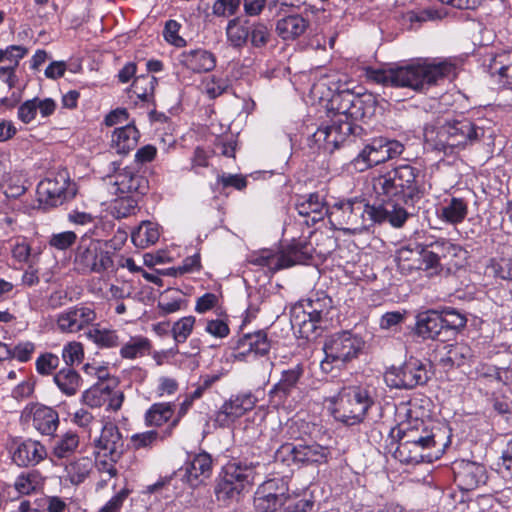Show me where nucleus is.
<instances>
[{"instance_id": "79ce46f5", "label": "nucleus", "mask_w": 512, "mask_h": 512, "mask_svg": "<svg viewBox=\"0 0 512 512\" xmlns=\"http://www.w3.org/2000/svg\"><path fill=\"white\" fill-rule=\"evenodd\" d=\"M491 72L499 76V81L503 86L512 89V52L494 58Z\"/></svg>"}, {"instance_id": "a19ab883", "label": "nucleus", "mask_w": 512, "mask_h": 512, "mask_svg": "<svg viewBox=\"0 0 512 512\" xmlns=\"http://www.w3.org/2000/svg\"><path fill=\"white\" fill-rule=\"evenodd\" d=\"M174 414V405L167 403H154L145 414L147 426H161L168 422Z\"/></svg>"}, {"instance_id": "4c0bfd02", "label": "nucleus", "mask_w": 512, "mask_h": 512, "mask_svg": "<svg viewBox=\"0 0 512 512\" xmlns=\"http://www.w3.org/2000/svg\"><path fill=\"white\" fill-rule=\"evenodd\" d=\"M242 494L243 491L237 483L229 479V477L222 472L215 486L217 500L228 504L233 501H238Z\"/></svg>"}, {"instance_id": "4d7b16f0", "label": "nucleus", "mask_w": 512, "mask_h": 512, "mask_svg": "<svg viewBox=\"0 0 512 512\" xmlns=\"http://www.w3.org/2000/svg\"><path fill=\"white\" fill-rule=\"evenodd\" d=\"M270 30L263 22H252L249 42L254 48H262L270 40Z\"/></svg>"}, {"instance_id": "58836bf2", "label": "nucleus", "mask_w": 512, "mask_h": 512, "mask_svg": "<svg viewBox=\"0 0 512 512\" xmlns=\"http://www.w3.org/2000/svg\"><path fill=\"white\" fill-rule=\"evenodd\" d=\"M159 236V230L154 223L142 222L140 226L132 232L131 239L136 247L146 248L155 244Z\"/></svg>"}, {"instance_id": "1a4fd4ad", "label": "nucleus", "mask_w": 512, "mask_h": 512, "mask_svg": "<svg viewBox=\"0 0 512 512\" xmlns=\"http://www.w3.org/2000/svg\"><path fill=\"white\" fill-rule=\"evenodd\" d=\"M74 270L80 274H103L112 270V253L104 248L101 241L82 236L74 250Z\"/></svg>"}, {"instance_id": "39448f33", "label": "nucleus", "mask_w": 512, "mask_h": 512, "mask_svg": "<svg viewBox=\"0 0 512 512\" xmlns=\"http://www.w3.org/2000/svg\"><path fill=\"white\" fill-rule=\"evenodd\" d=\"M487 130L469 119L446 122L441 126L426 123L423 137L431 149L452 155L485 138Z\"/></svg>"}, {"instance_id": "6ab92c4d", "label": "nucleus", "mask_w": 512, "mask_h": 512, "mask_svg": "<svg viewBox=\"0 0 512 512\" xmlns=\"http://www.w3.org/2000/svg\"><path fill=\"white\" fill-rule=\"evenodd\" d=\"M295 209L305 218L308 226L323 220L325 216L329 218L330 213V206H326L324 198L319 193L300 196L295 203Z\"/></svg>"}, {"instance_id": "412c9836", "label": "nucleus", "mask_w": 512, "mask_h": 512, "mask_svg": "<svg viewBox=\"0 0 512 512\" xmlns=\"http://www.w3.org/2000/svg\"><path fill=\"white\" fill-rule=\"evenodd\" d=\"M259 466V463L238 460L227 463L222 472L225 473L229 479L237 483L244 492L254 485L256 477L259 474L257 471Z\"/></svg>"}, {"instance_id": "774afa93", "label": "nucleus", "mask_w": 512, "mask_h": 512, "mask_svg": "<svg viewBox=\"0 0 512 512\" xmlns=\"http://www.w3.org/2000/svg\"><path fill=\"white\" fill-rule=\"evenodd\" d=\"M129 490L122 489L114 495L98 512H120Z\"/></svg>"}, {"instance_id": "e433bc0d", "label": "nucleus", "mask_w": 512, "mask_h": 512, "mask_svg": "<svg viewBox=\"0 0 512 512\" xmlns=\"http://www.w3.org/2000/svg\"><path fill=\"white\" fill-rule=\"evenodd\" d=\"M94 466L93 460L89 457H80L65 466L68 480L73 485H79L88 477Z\"/></svg>"}, {"instance_id": "e2e57ef3", "label": "nucleus", "mask_w": 512, "mask_h": 512, "mask_svg": "<svg viewBox=\"0 0 512 512\" xmlns=\"http://www.w3.org/2000/svg\"><path fill=\"white\" fill-rule=\"evenodd\" d=\"M64 362L71 367L74 363L81 362L83 358V347L79 342H70L64 346L62 351Z\"/></svg>"}, {"instance_id": "ea45409f", "label": "nucleus", "mask_w": 512, "mask_h": 512, "mask_svg": "<svg viewBox=\"0 0 512 512\" xmlns=\"http://www.w3.org/2000/svg\"><path fill=\"white\" fill-rule=\"evenodd\" d=\"M80 444L79 436L76 432L68 431L55 442L52 454L58 459H64L72 456Z\"/></svg>"}, {"instance_id": "4468645a", "label": "nucleus", "mask_w": 512, "mask_h": 512, "mask_svg": "<svg viewBox=\"0 0 512 512\" xmlns=\"http://www.w3.org/2000/svg\"><path fill=\"white\" fill-rule=\"evenodd\" d=\"M386 384L396 389H413L427 383L429 376L426 365L415 357H410L399 367H391L385 372Z\"/></svg>"}, {"instance_id": "c9c22d12", "label": "nucleus", "mask_w": 512, "mask_h": 512, "mask_svg": "<svg viewBox=\"0 0 512 512\" xmlns=\"http://www.w3.org/2000/svg\"><path fill=\"white\" fill-rule=\"evenodd\" d=\"M53 379L58 389L68 397L74 396L82 386L80 374L72 367L60 369Z\"/></svg>"}, {"instance_id": "13d9d810", "label": "nucleus", "mask_w": 512, "mask_h": 512, "mask_svg": "<svg viewBox=\"0 0 512 512\" xmlns=\"http://www.w3.org/2000/svg\"><path fill=\"white\" fill-rule=\"evenodd\" d=\"M241 0H216L212 6V14L216 17L234 16L240 8Z\"/></svg>"}, {"instance_id": "f8f14e48", "label": "nucleus", "mask_w": 512, "mask_h": 512, "mask_svg": "<svg viewBox=\"0 0 512 512\" xmlns=\"http://www.w3.org/2000/svg\"><path fill=\"white\" fill-rule=\"evenodd\" d=\"M76 184L71 181L67 170L50 173L37 186V196L44 208H53L75 197Z\"/></svg>"}, {"instance_id": "864d4df0", "label": "nucleus", "mask_w": 512, "mask_h": 512, "mask_svg": "<svg viewBox=\"0 0 512 512\" xmlns=\"http://www.w3.org/2000/svg\"><path fill=\"white\" fill-rule=\"evenodd\" d=\"M194 316L182 317L172 326V336L176 343H184L191 335L195 325Z\"/></svg>"}, {"instance_id": "f3484780", "label": "nucleus", "mask_w": 512, "mask_h": 512, "mask_svg": "<svg viewBox=\"0 0 512 512\" xmlns=\"http://www.w3.org/2000/svg\"><path fill=\"white\" fill-rule=\"evenodd\" d=\"M309 258L308 252L304 251L303 242H297L291 244L286 250L277 255H261L256 258L255 263L267 266L272 270H281L303 263Z\"/></svg>"}, {"instance_id": "cd10ccee", "label": "nucleus", "mask_w": 512, "mask_h": 512, "mask_svg": "<svg viewBox=\"0 0 512 512\" xmlns=\"http://www.w3.org/2000/svg\"><path fill=\"white\" fill-rule=\"evenodd\" d=\"M437 433H446L440 427H432L429 426L422 419H414L407 423L401 424L398 432L399 441H418L420 439H424L425 437H432L437 435Z\"/></svg>"}, {"instance_id": "09e8293b", "label": "nucleus", "mask_w": 512, "mask_h": 512, "mask_svg": "<svg viewBox=\"0 0 512 512\" xmlns=\"http://www.w3.org/2000/svg\"><path fill=\"white\" fill-rule=\"evenodd\" d=\"M242 345L248 346L249 351L261 356L267 354L270 350L267 334L263 330L246 334L242 339Z\"/></svg>"}, {"instance_id": "2eb2a0df", "label": "nucleus", "mask_w": 512, "mask_h": 512, "mask_svg": "<svg viewBox=\"0 0 512 512\" xmlns=\"http://www.w3.org/2000/svg\"><path fill=\"white\" fill-rule=\"evenodd\" d=\"M95 320L96 312L94 309L86 305H76L57 315L56 326L62 333H77Z\"/></svg>"}, {"instance_id": "de8ad7c7", "label": "nucleus", "mask_w": 512, "mask_h": 512, "mask_svg": "<svg viewBox=\"0 0 512 512\" xmlns=\"http://www.w3.org/2000/svg\"><path fill=\"white\" fill-rule=\"evenodd\" d=\"M415 256L418 258L408 265V269L429 270L436 269L439 266L440 255L437 249H421V251L415 253Z\"/></svg>"}, {"instance_id": "20e7f679", "label": "nucleus", "mask_w": 512, "mask_h": 512, "mask_svg": "<svg viewBox=\"0 0 512 512\" xmlns=\"http://www.w3.org/2000/svg\"><path fill=\"white\" fill-rule=\"evenodd\" d=\"M375 193L383 201H392L407 212L423 195L421 170L410 164L399 165L373 179Z\"/></svg>"}, {"instance_id": "8fccbe9b", "label": "nucleus", "mask_w": 512, "mask_h": 512, "mask_svg": "<svg viewBox=\"0 0 512 512\" xmlns=\"http://www.w3.org/2000/svg\"><path fill=\"white\" fill-rule=\"evenodd\" d=\"M439 314H441V321L445 333L449 331L458 332L466 326V316L456 309L447 308L439 312Z\"/></svg>"}, {"instance_id": "c85d7f7f", "label": "nucleus", "mask_w": 512, "mask_h": 512, "mask_svg": "<svg viewBox=\"0 0 512 512\" xmlns=\"http://www.w3.org/2000/svg\"><path fill=\"white\" fill-rule=\"evenodd\" d=\"M252 22L249 19L235 17L228 21L225 33L229 45L241 49L249 42Z\"/></svg>"}, {"instance_id": "ddd939ff", "label": "nucleus", "mask_w": 512, "mask_h": 512, "mask_svg": "<svg viewBox=\"0 0 512 512\" xmlns=\"http://www.w3.org/2000/svg\"><path fill=\"white\" fill-rule=\"evenodd\" d=\"M403 151V144L397 140L374 138L364 146L353 160V164L357 170L364 171L401 155Z\"/></svg>"}, {"instance_id": "7c9ffc66", "label": "nucleus", "mask_w": 512, "mask_h": 512, "mask_svg": "<svg viewBox=\"0 0 512 512\" xmlns=\"http://www.w3.org/2000/svg\"><path fill=\"white\" fill-rule=\"evenodd\" d=\"M303 373L304 369L301 364H297L292 368L283 370L280 380L273 386L270 394L278 396L280 399L287 398L292 391L297 388Z\"/></svg>"}, {"instance_id": "a18cd8bd", "label": "nucleus", "mask_w": 512, "mask_h": 512, "mask_svg": "<svg viewBox=\"0 0 512 512\" xmlns=\"http://www.w3.org/2000/svg\"><path fill=\"white\" fill-rule=\"evenodd\" d=\"M157 78L151 74L137 76L132 84V91L142 101L153 98Z\"/></svg>"}, {"instance_id": "5701e85b", "label": "nucleus", "mask_w": 512, "mask_h": 512, "mask_svg": "<svg viewBox=\"0 0 512 512\" xmlns=\"http://www.w3.org/2000/svg\"><path fill=\"white\" fill-rule=\"evenodd\" d=\"M114 184L121 194L144 195L149 189L146 177L136 172L131 167H125L114 176Z\"/></svg>"}, {"instance_id": "0eeeda50", "label": "nucleus", "mask_w": 512, "mask_h": 512, "mask_svg": "<svg viewBox=\"0 0 512 512\" xmlns=\"http://www.w3.org/2000/svg\"><path fill=\"white\" fill-rule=\"evenodd\" d=\"M363 339L350 331H342L330 335L324 342V359L320 369L325 374L341 370L357 359L364 348Z\"/></svg>"}, {"instance_id": "6e6552de", "label": "nucleus", "mask_w": 512, "mask_h": 512, "mask_svg": "<svg viewBox=\"0 0 512 512\" xmlns=\"http://www.w3.org/2000/svg\"><path fill=\"white\" fill-rule=\"evenodd\" d=\"M374 405L371 390L366 386L343 387L339 392L334 418L348 426L361 423Z\"/></svg>"}, {"instance_id": "338daca9", "label": "nucleus", "mask_w": 512, "mask_h": 512, "mask_svg": "<svg viewBox=\"0 0 512 512\" xmlns=\"http://www.w3.org/2000/svg\"><path fill=\"white\" fill-rule=\"evenodd\" d=\"M18 118L25 124L32 122L37 115V98L27 100L18 108Z\"/></svg>"}, {"instance_id": "0e129e2a", "label": "nucleus", "mask_w": 512, "mask_h": 512, "mask_svg": "<svg viewBox=\"0 0 512 512\" xmlns=\"http://www.w3.org/2000/svg\"><path fill=\"white\" fill-rule=\"evenodd\" d=\"M59 357L52 353H45L36 360L37 372L41 375H48L59 365Z\"/></svg>"}, {"instance_id": "37998d69", "label": "nucleus", "mask_w": 512, "mask_h": 512, "mask_svg": "<svg viewBox=\"0 0 512 512\" xmlns=\"http://www.w3.org/2000/svg\"><path fill=\"white\" fill-rule=\"evenodd\" d=\"M110 397V386L104 383H97L82 394V401L91 408H100L106 404Z\"/></svg>"}, {"instance_id": "b1692460", "label": "nucleus", "mask_w": 512, "mask_h": 512, "mask_svg": "<svg viewBox=\"0 0 512 512\" xmlns=\"http://www.w3.org/2000/svg\"><path fill=\"white\" fill-rule=\"evenodd\" d=\"M415 333L423 339H441L444 328L441 314L436 310H428L417 315Z\"/></svg>"}, {"instance_id": "393cba45", "label": "nucleus", "mask_w": 512, "mask_h": 512, "mask_svg": "<svg viewBox=\"0 0 512 512\" xmlns=\"http://www.w3.org/2000/svg\"><path fill=\"white\" fill-rule=\"evenodd\" d=\"M180 63L195 73L209 72L216 66V57L212 52L198 48L183 51L180 54Z\"/></svg>"}, {"instance_id": "f257e3e1", "label": "nucleus", "mask_w": 512, "mask_h": 512, "mask_svg": "<svg viewBox=\"0 0 512 512\" xmlns=\"http://www.w3.org/2000/svg\"><path fill=\"white\" fill-rule=\"evenodd\" d=\"M408 217L409 214L392 201H383L375 206L367 203L365 199L354 197L331 205L329 222L334 229L359 234L375 223L386 221L393 227H402Z\"/></svg>"}, {"instance_id": "603ef678", "label": "nucleus", "mask_w": 512, "mask_h": 512, "mask_svg": "<svg viewBox=\"0 0 512 512\" xmlns=\"http://www.w3.org/2000/svg\"><path fill=\"white\" fill-rule=\"evenodd\" d=\"M138 208V200L133 196L120 197L112 205V214L118 218H126L135 214Z\"/></svg>"}, {"instance_id": "680f3d73", "label": "nucleus", "mask_w": 512, "mask_h": 512, "mask_svg": "<svg viewBox=\"0 0 512 512\" xmlns=\"http://www.w3.org/2000/svg\"><path fill=\"white\" fill-rule=\"evenodd\" d=\"M217 187L221 186L222 189L233 187L239 191L243 190L247 186V180L244 176L239 174H226L223 173L217 177Z\"/></svg>"}, {"instance_id": "4be33fe9", "label": "nucleus", "mask_w": 512, "mask_h": 512, "mask_svg": "<svg viewBox=\"0 0 512 512\" xmlns=\"http://www.w3.org/2000/svg\"><path fill=\"white\" fill-rule=\"evenodd\" d=\"M313 506V501L297 497L254 501L257 512H310Z\"/></svg>"}, {"instance_id": "49530a36", "label": "nucleus", "mask_w": 512, "mask_h": 512, "mask_svg": "<svg viewBox=\"0 0 512 512\" xmlns=\"http://www.w3.org/2000/svg\"><path fill=\"white\" fill-rule=\"evenodd\" d=\"M473 357L472 349L466 343H456L451 345L445 358L441 359L443 363H449L452 366H462Z\"/></svg>"}, {"instance_id": "a878e982", "label": "nucleus", "mask_w": 512, "mask_h": 512, "mask_svg": "<svg viewBox=\"0 0 512 512\" xmlns=\"http://www.w3.org/2000/svg\"><path fill=\"white\" fill-rule=\"evenodd\" d=\"M47 456L44 445L28 439L20 443L13 453V460L19 466L36 465Z\"/></svg>"}, {"instance_id": "423d86ee", "label": "nucleus", "mask_w": 512, "mask_h": 512, "mask_svg": "<svg viewBox=\"0 0 512 512\" xmlns=\"http://www.w3.org/2000/svg\"><path fill=\"white\" fill-rule=\"evenodd\" d=\"M308 428L309 424L305 421L292 422L288 426L287 433L290 438L294 439V442L282 444L275 452V460L288 467H304L327 463L330 449L306 439L304 435L307 434Z\"/></svg>"}, {"instance_id": "72a5a7b5", "label": "nucleus", "mask_w": 512, "mask_h": 512, "mask_svg": "<svg viewBox=\"0 0 512 512\" xmlns=\"http://www.w3.org/2000/svg\"><path fill=\"white\" fill-rule=\"evenodd\" d=\"M140 133L134 124H126L116 128L112 135V143L118 153L127 154L138 143Z\"/></svg>"}, {"instance_id": "2f4dec72", "label": "nucleus", "mask_w": 512, "mask_h": 512, "mask_svg": "<svg viewBox=\"0 0 512 512\" xmlns=\"http://www.w3.org/2000/svg\"><path fill=\"white\" fill-rule=\"evenodd\" d=\"M33 426L43 435H53L59 425V416L51 407L38 405L33 409Z\"/></svg>"}, {"instance_id": "473e14b6", "label": "nucleus", "mask_w": 512, "mask_h": 512, "mask_svg": "<svg viewBox=\"0 0 512 512\" xmlns=\"http://www.w3.org/2000/svg\"><path fill=\"white\" fill-rule=\"evenodd\" d=\"M278 498H293V496L289 494L288 484L284 479L272 478L258 486L254 501H271Z\"/></svg>"}, {"instance_id": "f03ea898", "label": "nucleus", "mask_w": 512, "mask_h": 512, "mask_svg": "<svg viewBox=\"0 0 512 512\" xmlns=\"http://www.w3.org/2000/svg\"><path fill=\"white\" fill-rule=\"evenodd\" d=\"M331 105L337 111L331 124L320 126L308 139L310 147L330 153L358 134L361 127L355 125L353 120L364 116L363 100L349 90L334 95Z\"/></svg>"}, {"instance_id": "6e6d98bb", "label": "nucleus", "mask_w": 512, "mask_h": 512, "mask_svg": "<svg viewBox=\"0 0 512 512\" xmlns=\"http://www.w3.org/2000/svg\"><path fill=\"white\" fill-rule=\"evenodd\" d=\"M431 248L437 249L440 258L443 257L465 259L467 255V251L464 250L461 246L453 244L447 240L435 241L434 243L431 244Z\"/></svg>"}, {"instance_id": "7ed1b4c3", "label": "nucleus", "mask_w": 512, "mask_h": 512, "mask_svg": "<svg viewBox=\"0 0 512 512\" xmlns=\"http://www.w3.org/2000/svg\"><path fill=\"white\" fill-rule=\"evenodd\" d=\"M454 70L455 66L448 62L413 63L386 68L365 67L364 75L368 81L376 84L419 92L437 84Z\"/></svg>"}, {"instance_id": "a211bd4d", "label": "nucleus", "mask_w": 512, "mask_h": 512, "mask_svg": "<svg viewBox=\"0 0 512 512\" xmlns=\"http://www.w3.org/2000/svg\"><path fill=\"white\" fill-rule=\"evenodd\" d=\"M257 402V398L251 392L239 393L225 401L216 414V422L221 426H227L229 423L242 417L246 412L252 410Z\"/></svg>"}, {"instance_id": "9b49d317", "label": "nucleus", "mask_w": 512, "mask_h": 512, "mask_svg": "<svg viewBox=\"0 0 512 512\" xmlns=\"http://www.w3.org/2000/svg\"><path fill=\"white\" fill-rule=\"evenodd\" d=\"M331 307V298L325 292L317 291L292 309V321L308 337L317 329V323L327 318Z\"/></svg>"}, {"instance_id": "f704fd0d", "label": "nucleus", "mask_w": 512, "mask_h": 512, "mask_svg": "<svg viewBox=\"0 0 512 512\" xmlns=\"http://www.w3.org/2000/svg\"><path fill=\"white\" fill-rule=\"evenodd\" d=\"M439 217L451 225L462 223L468 214L467 202L462 198L453 197L439 209Z\"/></svg>"}, {"instance_id": "aec40b11", "label": "nucleus", "mask_w": 512, "mask_h": 512, "mask_svg": "<svg viewBox=\"0 0 512 512\" xmlns=\"http://www.w3.org/2000/svg\"><path fill=\"white\" fill-rule=\"evenodd\" d=\"M96 447L112 462H117L126 450V446L117 426L107 423L96 441Z\"/></svg>"}, {"instance_id": "bf43d9fd", "label": "nucleus", "mask_w": 512, "mask_h": 512, "mask_svg": "<svg viewBox=\"0 0 512 512\" xmlns=\"http://www.w3.org/2000/svg\"><path fill=\"white\" fill-rule=\"evenodd\" d=\"M77 235L73 231L54 233L49 238V245L59 251H65L76 243Z\"/></svg>"}, {"instance_id": "9d476101", "label": "nucleus", "mask_w": 512, "mask_h": 512, "mask_svg": "<svg viewBox=\"0 0 512 512\" xmlns=\"http://www.w3.org/2000/svg\"><path fill=\"white\" fill-rule=\"evenodd\" d=\"M446 433L420 439L418 441H399L393 452V457L404 464H419L433 462L438 459L449 445Z\"/></svg>"}, {"instance_id": "c756f323", "label": "nucleus", "mask_w": 512, "mask_h": 512, "mask_svg": "<svg viewBox=\"0 0 512 512\" xmlns=\"http://www.w3.org/2000/svg\"><path fill=\"white\" fill-rule=\"evenodd\" d=\"M185 476L191 486H197L203 479L209 478L212 473V459L208 453H200L186 463Z\"/></svg>"}, {"instance_id": "dca6fc26", "label": "nucleus", "mask_w": 512, "mask_h": 512, "mask_svg": "<svg viewBox=\"0 0 512 512\" xmlns=\"http://www.w3.org/2000/svg\"><path fill=\"white\" fill-rule=\"evenodd\" d=\"M454 481L461 491H472L487 480V471L484 465L462 460L453 467Z\"/></svg>"}, {"instance_id": "052dcab7", "label": "nucleus", "mask_w": 512, "mask_h": 512, "mask_svg": "<svg viewBox=\"0 0 512 512\" xmlns=\"http://www.w3.org/2000/svg\"><path fill=\"white\" fill-rule=\"evenodd\" d=\"M180 28L181 24L176 20H168L163 31L165 40L178 48L184 47L186 45L185 39L179 35Z\"/></svg>"}, {"instance_id": "c03bdc74", "label": "nucleus", "mask_w": 512, "mask_h": 512, "mask_svg": "<svg viewBox=\"0 0 512 512\" xmlns=\"http://www.w3.org/2000/svg\"><path fill=\"white\" fill-rule=\"evenodd\" d=\"M151 343L142 336L132 337L129 342L124 344L120 350V354L126 359H135L150 353Z\"/></svg>"}, {"instance_id": "bb28decb", "label": "nucleus", "mask_w": 512, "mask_h": 512, "mask_svg": "<svg viewBox=\"0 0 512 512\" xmlns=\"http://www.w3.org/2000/svg\"><path fill=\"white\" fill-rule=\"evenodd\" d=\"M310 22L300 14L288 15L276 23V33L284 41L295 40L308 29Z\"/></svg>"}, {"instance_id": "69168bd1", "label": "nucleus", "mask_w": 512, "mask_h": 512, "mask_svg": "<svg viewBox=\"0 0 512 512\" xmlns=\"http://www.w3.org/2000/svg\"><path fill=\"white\" fill-rule=\"evenodd\" d=\"M34 350L35 345L32 342L19 343L13 348L9 347V355H6V358H16L20 362H27Z\"/></svg>"}, {"instance_id": "5fc2aeb1", "label": "nucleus", "mask_w": 512, "mask_h": 512, "mask_svg": "<svg viewBox=\"0 0 512 512\" xmlns=\"http://www.w3.org/2000/svg\"><path fill=\"white\" fill-rule=\"evenodd\" d=\"M166 437H168V435H166V432L164 433L163 436L160 437L159 433L156 430H150L143 433H136L131 436V447L134 450L152 448L154 444L158 441V439L163 440Z\"/></svg>"}, {"instance_id": "3c124183", "label": "nucleus", "mask_w": 512, "mask_h": 512, "mask_svg": "<svg viewBox=\"0 0 512 512\" xmlns=\"http://www.w3.org/2000/svg\"><path fill=\"white\" fill-rule=\"evenodd\" d=\"M86 336L93 343L103 348H112L119 345L117 334L111 330H101L98 328H90L86 332Z\"/></svg>"}]
</instances>
